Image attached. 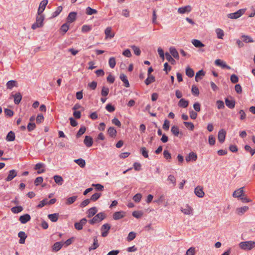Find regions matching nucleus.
<instances>
[{"instance_id":"603ef678","label":"nucleus","mask_w":255,"mask_h":255,"mask_svg":"<svg viewBox=\"0 0 255 255\" xmlns=\"http://www.w3.org/2000/svg\"><path fill=\"white\" fill-rule=\"evenodd\" d=\"M101 196V193H96L92 195L90 200L91 201H96L100 198V197Z\"/></svg>"},{"instance_id":"4c0bfd02","label":"nucleus","mask_w":255,"mask_h":255,"mask_svg":"<svg viewBox=\"0 0 255 255\" xmlns=\"http://www.w3.org/2000/svg\"><path fill=\"white\" fill-rule=\"evenodd\" d=\"M77 199V196H73L68 198L66 199L65 204L67 205H69L73 203Z\"/></svg>"},{"instance_id":"6e6d98bb","label":"nucleus","mask_w":255,"mask_h":255,"mask_svg":"<svg viewBox=\"0 0 255 255\" xmlns=\"http://www.w3.org/2000/svg\"><path fill=\"white\" fill-rule=\"evenodd\" d=\"M136 237V233L133 232H131L128 234V237H127L128 241H131L135 239Z\"/></svg>"},{"instance_id":"79ce46f5","label":"nucleus","mask_w":255,"mask_h":255,"mask_svg":"<svg viewBox=\"0 0 255 255\" xmlns=\"http://www.w3.org/2000/svg\"><path fill=\"white\" fill-rule=\"evenodd\" d=\"M74 162L76 163L78 165H79L81 167L83 168L85 166V161L82 158H79L77 159L74 160Z\"/></svg>"},{"instance_id":"de8ad7c7","label":"nucleus","mask_w":255,"mask_h":255,"mask_svg":"<svg viewBox=\"0 0 255 255\" xmlns=\"http://www.w3.org/2000/svg\"><path fill=\"white\" fill-rule=\"evenodd\" d=\"M11 210L13 213H18L23 210V208L21 206H15L12 207Z\"/></svg>"},{"instance_id":"58836bf2","label":"nucleus","mask_w":255,"mask_h":255,"mask_svg":"<svg viewBox=\"0 0 255 255\" xmlns=\"http://www.w3.org/2000/svg\"><path fill=\"white\" fill-rule=\"evenodd\" d=\"M216 33L217 34V38L219 39H223V37L224 36V31L220 29L217 28L216 29Z\"/></svg>"},{"instance_id":"3c124183","label":"nucleus","mask_w":255,"mask_h":255,"mask_svg":"<svg viewBox=\"0 0 255 255\" xmlns=\"http://www.w3.org/2000/svg\"><path fill=\"white\" fill-rule=\"evenodd\" d=\"M116 62L115 58L113 57L110 58L109 60V64L111 68H114L115 67Z\"/></svg>"},{"instance_id":"aec40b11","label":"nucleus","mask_w":255,"mask_h":255,"mask_svg":"<svg viewBox=\"0 0 255 255\" xmlns=\"http://www.w3.org/2000/svg\"><path fill=\"white\" fill-rule=\"evenodd\" d=\"M181 211L184 214L190 215L192 213L193 209L188 205H186L184 208H181Z\"/></svg>"},{"instance_id":"473e14b6","label":"nucleus","mask_w":255,"mask_h":255,"mask_svg":"<svg viewBox=\"0 0 255 255\" xmlns=\"http://www.w3.org/2000/svg\"><path fill=\"white\" fill-rule=\"evenodd\" d=\"M53 179L55 182L59 185H61L63 182V179L62 177L60 175H54Z\"/></svg>"},{"instance_id":"a878e982","label":"nucleus","mask_w":255,"mask_h":255,"mask_svg":"<svg viewBox=\"0 0 255 255\" xmlns=\"http://www.w3.org/2000/svg\"><path fill=\"white\" fill-rule=\"evenodd\" d=\"M98 210L96 207H94L90 208L87 212V217L88 218H91L94 216L96 213L97 212Z\"/></svg>"},{"instance_id":"2eb2a0df","label":"nucleus","mask_w":255,"mask_h":255,"mask_svg":"<svg viewBox=\"0 0 255 255\" xmlns=\"http://www.w3.org/2000/svg\"><path fill=\"white\" fill-rule=\"evenodd\" d=\"M6 86L7 89L12 90L14 87H17L18 84L15 80H10L6 83Z\"/></svg>"},{"instance_id":"69168bd1","label":"nucleus","mask_w":255,"mask_h":255,"mask_svg":"<svg viewBox=\"0 0 255 255\" xmlns=\"http://www.w3.org/2000/svg\"><path fill=\"white\" fill-rule=\"evenodd\" d=\"M231 81L233 83H237L239 81V78L238 77L235 75V74H233L231 76Z\"/></svg>"},{"instance_id":"c85d7f7f","label":"nucleus","mask_w":255,"mask_h":255,"mask_svg":"<svg viewBox=\"0 0 255 255\" xmlns=\"http://www.w3.org/2000/svg\"><path fill=\"white\" fill-rule=\"evenodd\" d=\"M63 244L61 242H56L52 246V251L57 252L62 247Z\"/></svg>"},{"instance_id":"052dcab7","label":"nucleus","mask_w":255,"mask_h":255,"mask_svg":"<svg viewBox=\"0 0 255 255\" xmlns=\"http://www.w3.org/2000/svg\"><path fill=\"white\" fill-rule=\"evenodd\" d=\"M163 155L164 158L169 161L171 159V155L167 150H164Z\"/></svg>"},{"instance_id":"412c9836","label":"nucleus","mask_w":255,"mask_h":255,"mask_svg":"<svg viewBox=\"0 0 255 255\" xmlns=\"http://www.w3.org/2000/svg\"><path fill=\"white\" fill-rule=\"evenodd\" d=\"M120 78L124 83L125 87L127 88L129 87V83L126 75L124 74H121L120 75Z\"/></svg>"},{"instance_id":"1a4fd4ad","label":"nucleus","mask_w":255,"mask_h":255,"mask_svg":"<svg viewBox=\"0 0 255 255\" xmlns=\"http://www.w3.org/2000/svg\"><path fill=\"white\" fill-rule=\"evenodd\" d=\"M244 189V187H241L235 190L233 193V196L234 198H240L245 194Z\"/></svg>"},{"instance_id":"8fccbe9b","label":"nucleus","mask_w":255,"mask_h":255,"mask_svg":"<svg viewBox=\"0 0 255 255\" xmlns=\"http://www.w3.org/2000/svg\"><path fill=\"white\" fill-rule=\"evenodd\" d=\"M184 126L189 129L193 130L194 128V126L192 123L184 122Z\"/></svg>"},{"instance_id":"f03ea898","label":"nucleus","mask_w":255,"mask_h":255,"mask_svg":"<svg viewBox=\"0 0 255 255\" xmlns=\"http://www.w3.org/2000/svg\"><path fill=\"white\" fill-rule=\"evenodd\" d=\"M239 247L243 250H251L255 247V242L250 241L241 242Z\"/></svg>"},{"instance_id":"5701e85b","label":"nucleus","mask_w":255,"mask_h":255,"mask_svg":"<svg viewBox=\"0 0 255 255\" xmlns=\"http://www.w3.org/2000/svg\"><path fill=\"white\" fill-rule=\"evenodd\" d=\"M14 99V102L15 104H18L22 99V95L19 92L15 93L14 95H12Z\"/></svg>"},{"instance_id":"a18cd8bd","label":"nucleus","mask_w":255,"mask_h":255,"mask_svg":"<svg viewBox=\"0 0 255 255\" xmlns=\"http://www.w3.org/2000/svg\"><path fill=\"white\" fill-rule=\"evenodd\" d=\"M188 101L185 100L184 99H181L178 103V105L180 107L186 108L188 106Z\"/></svg>"},{"instance_id":"774afa93","label":"nucleus","mask_w":255,"mask_h":255,"mask_svg":"<svg viewBox=\"0 0 255 255\" xmlns=\"http://www.w3.org/2000/svg\"><path fill=\"white\" fill-rule=\"evenodd\" d=\"M90 199H85L81 203V204L80 205V207L81 208L85 207L87 205H88L90 203Z\"/></svg>"},{"instance_id":"f3484780","label":"nucleus","mask_w":255,"mask_h":255,"mask_svg":"<svg viewBox=\"0 0 255 255\" xmlns=\"http://www.w3.org/2000/svg\"><path fill=\"white\" fill-rule=\"evenodd\" d=\"M185 159L187 162L190 161H195L197 159V155L196 153L191 152L189 154L188 156L186 157Z\"/></svg>"},{"instance_id":"6e6552de","label":"nucleus","mask_w":255,"mask_h":255,"mask_svg":"<svg viewBox=\"0 0 255 255\" xmlns=\"http://www.w3.org/2000/svg\"><path fill=\"white\" fill-rule=\"evenodd\" d=\"M126 216V212L123 211L116 212L113 214V217L115 220H118L123 218Z\"/></svg>"},{"instance_id":"393cba45","label":"nucleus","mask_w":255,"mask_h":255,"mask_svg":"<svg viewBox=\"0 0 255 255\" xmlns=\"http://www.w3.org/2000/svg\"><path fill=\"white\" fill-rule=\"evenodd\" d=\"M18 236L19 238H20L19 243L21 244H24L25 242V240L27 237L25 233L24 232L20 231L18 233Z\"/></svg>"},{"instance_id":"c9c22d12","label":"nucleus","mask_w":255,"mask_h":255,"mask_svg":"<svg viewBox=\"0 0 255 255\" xmlns=\"http://www.w3.org/2000/svg\"><path fill=\"white\" fill-rule=\"evenodd\" d=\"M171 131L172 133L176 136H178L180 134L181 135H182V133L179 132V129L177 126H174L171 128Z\"/></svg>"},{"instance_id":"338daca9","label":"nucleus","mask_w":255,"mask_h":255,"mask_svg":"<svg viewBox=\"0 0 255 255\" xmlns=\"http://www.w3.org/2000/svg\"><path fill=\"white\" fill-rule=\"evenodd\" d=\"M141 197L142 196L141 194L137 193L133 196V200L135 202H139L141 200Z\"/></svg>"},{"instance_id":"f8f14e48","label":"nucleus","mask_w":255,"mask_h":255,"mask_svg":"<svg viewBox=\"0 0 255 255\" xmlns=\"http://www.w3.org/2000/svg\"><path fill=\"white\" fill-rule=\"evenodd\" d=\"M226 132L224 129L219 130L218 135V138L221 143H223L225 141Z\"/></svg>"},{"instance_id":"423d86ee","label":"nucleus","mask_w":255,"mask_h":255,"mask_svg":"<svg viewBox=\"0 0 255 255\" xmlns=\"http://www.w3.org/2000/svg\"><path fill=\"white\" fill-rule=\"evenodd\" d=\"M17 171L14 169L9 170L7 177L5 179V181L9 182L11 181L17 176Z\"/></svg>"},{"instance_id":"e433bc0d","label":"nucleus","mask_w":255,"mask_h":255,"mask_svg":"<svg viewBox=\"0 0 255 255\" xmlns=\"http://www.w3.org/2000/svg\"><path fill=\"white\" fill-rule=\"evenodd\" d=\"M155 81V78L152 75L148 76L144 82L146 85H149Z\"/></svg>"},{"instance_id":"7c9ffc66","label":"nucleus","mask_w":255,"mask_h":255,"mask_svg":"<svg viewBox=\"0 0 255 255\" xmlns=\"http://www.w3.org/2000/svg\"><path fill=\"white\" fill-rule=\"evenodd\" d=\"M205 72L203 70H199L196 74V81L198 82L200 80L202 79V77L205 75Z\"/></svg>"},{"instance_id":"0eeeda50","label":"nucleus","mask_w":255,"mask_h":255,"mask_svg":"<svg viewBox=\"0 0 255 255\" xmlns=\"http://www.w3.org/2000/svg\"><path fill=\"white\" fill-rule=\"evenodd\" d=\"M48 3V0H42L39 5V7L37 10V14H42V12L44 10L46 5Z\"/></svg>"},{"instance_id":"ea45409f","label":"nucleus","mask_w":255,"mask_h":255,"mask_svg":"<svg viewBox=\"0 0 255 255\" xmlns=\"http://www.w3.org/2000/svg\"><path fill=\"white\" fill-rule=\"evenodd\" d=\"M186 74L189 77L192 78L194 75V71L189 66H188L186 69Z\"/></svg>"},{"instance_id":"bb28decb","label":"nucleus","mask_w":255,"mask_h":255,"mask_svg":"<svg viewBox=\"0 0 255 255\" xmlns=\"http://www.w3.org/2000/svg\"><path fill=\"white\" fill-rule=\"evenodd\" d=\"M226 105L229 108L232 109L235 107V102L232 99L226 98L225 100Z\"/></svg>"},{"instance_id":"4d7b16f0","label":"nucleus","mask_w":255,"mask_h":255,"mask_svg":"<svg viewBox=\"0 0 255 255\" xmlns=\"http://www.w3.org/2000/svg\"><path fill=\"white\" fill-rule=\"evenodd\" d=\"M131 48L133 50L134 53L136 55L138 56L140 54L141 51H140V49L139 48V47H138L135 45H132V46H131Z\"/></svg>"},{"instance_id":"2f4dec72","label":"nucleus","mask_w":255,"mask_h":255,"mask_svg":"<svg viewBox=\"0 0 255 255\" xmlns=\"http://www.w3.org/2000/svg\"><path fill=\"white\" fill-rule=\"evenodd\" d=\"M108 133L111 137H115L117 134V130L114 127H110L108 129Z\"/></svg>"},{"instance_id":"37998d69","label":"nucleus","mask_w":255,"mask_h":255,"mask_svg":"<svg viewBox=\"0 0 255 255\" xmlns=\"http://www.w3.org/2000/svg\"><path fill=\"white\" fill-rule=\"evenodd\" d=\"M165 58L166 60L170 62L172 64H174L175 63V60L172 57V55H170L168 52H166L165 54Z\"/></svg>"},{"instance_id":"20e7f679","label":"nucleus","mask_w":255,"mask_h":255,"mask_svg":"<svg viewBox=\"0 0 255 255\" xmlns=\"http://www.w3.org/2000/svg\"><path fill=\"white\" fill-rule=\"evenodd\" d=\"M245 12L244 9H240L234 13H231L228 14V17L231 19H237L241 17Z\"/></svg>"},{"instance_id":"c756f323","label":"nucleus","mask_w":255,"mask_h":255,"mask_svg":"<svg viewBox=\"0 0 255 255\" xmlns=\"http://www.w3.org/2000/svg\"><path fill=\"white\" fill-rule=\"evenodd\" d=\"M249 210V207L248 206H243L242 207H240L237 209L236 211L238 215H241L244 214L246 212H247Z\"/></svg>"},{"instance_id":"13d9d810","label":"nucleus","mask_w":255,"mask_h":255,"mask_svg":"<svg viewBox=\"0 0 255 255\" xmlns=\"http://www.w3.org/2000/svg\"><path fill=\"white\" fill-rule=\"evenodd\" d=\"M85 131H86V128L85 127H81L76 134L77 137H79L80 136H81L84 133Z\"/></svg>"},{"instance_id":"9b49d317","label":"nucleus","mask_w":255,"mask_h":255,"mask_svg":"<svg viewBox=\"0 0 255 255\" xmlns=\"http://www.w3.org/2000/svg\"><path fill=\"white\" fill-rule=\"evenodd\" d=\"M215 64H216V65L220 66L222 68H226L228 69H231L230 66L227 65L226 62H225L224 61H223V60H222L220 59H216L215 61Z\"/></svg>"},{"instance_id":"72a5a7b5","label":"nucleus","mask_w":255,"mask_h":255,"mask_svg":"<svg viewBox=\"0 0 255 255\" xmlns=\"http://www.w3.org/2000/svg\"><path fill=\"white\" fill-rule=\"evenodd\" d=\"M192 43L193 45L197 48L203 47L205 45L200 40L197 39H193L192 41Z\"/></svg>"},{"instance_id":"bf43d9fd","label":"nucleus","mask_w":255,"mask_h":255,"mask_svg":"<svg viewBox=\"0 0 255 255\" xmlns=\"http://www.w3.org/2000/svg\"><path fill=\"white\" fill-rule=\"evenodd\" d=\"M195 248L194 247L190 248L186 252V255H195Z\"/></svg>"},{"instance_id":"c03bdc74","label":"nucleus","mask_w":255,"mask_h":255,"mask_svg":"<svg viewBox=\"0 0 255 255\" xmlns=\"http://www.w3.org/2000/svg\"><path fill=\"white\" fill-rule=\"evenodd\" d=\"M86 13L87 15H92L94 14H96L97 13V10L95 9H93L90 7H87L86 9Z\"/></svg>"},{"instance_id":"5fc2aeb1","label":"nucleus","mask_w":255,"mask_h":255,"mask_svg":"<svg viewBox=\"0 0 255 255\" xmlns=\"http://www.w3.org/2000/svg\"><path fill=\"white\" fill-rule=\"evenodd\" d=\"M109 92V89L108 87H103L101 91V95L102 96H107Z\"/></svg>"},{"instance_id":"a211bd4d","label":"nucleus","mask_w":255,"mask_h":255,"mask_svg":"<svg viewBox=\"0 0 255 255\" xmlns=\"http://www.w3.org/2000/svg\"><path fill=\"white\" fill-rule=\"evenodd\" d=\"M84 143L87 147H91L93 143L92 138L90 136L86 135L85 137V139L84 140Z\"/></svg>"},{"instance_id":"9d476101","label":"nucleus","mask_w":255,"mask_h":255,"mask_svg":"<svg viewBox=\"0 0 255 255\" xmlns=\"http://www.w3.org/2000/svg\"><path fill=\"white\" fill-rule=\"evenodd\" d=\"M86 218L82 219L79 222H76L74 224V227L77 230H81L83 228V225H85L87 222Z\"/></svg>"},{"instance_id":"680f3d73","label":"nucleus","mask_w":255,"mask_h":255,"mask_svg":"<svg viewBox=\"0 0 255 255\" xmlns=\"http://www.w3.org/2000/svg\"><path fill=\"white\" fill-rule=\"evenodd\" d=\"M44 121V117L42 114H39L36 118V122L37 124H40Z\"/></svg>"},{"instance_id":"0e129e2a","label":"nucleus","mask_w":255,"mask_h":255,"mask_svg":"<svg viewBox=\"0 0 255 255\" xmlns=\"http://www.w3.org/2000/svg\"><path fill=\"white\" fill-rule=\"evenodd\" d=\"M140 151L141 152L142 155L145 157H148V151L146 150V148L144 147H142L140 149Z\"/></svg>"},{"instance_id":"ddd939ff","label":"nucleus","mask_w":255,"mask_h":255,"mask_svg":"<svg viewBox=\"0 0 255 255\" xmlns=\"http://www.w3.org/2000/svg\"><path fill=\"white\" fill-rule=\"evenodd\" d=\"M194 193L196 195L200 198H202L204 196V192L203 188L200 186H197L194 190Z\"/></svg>"},{"instance_id":"b1692460","label":"nucleus","mask_w":255,"mask_h":255,"mask_svg":"<svg viewBox=\"0 0 255 255\" xmlns=\"http://www.w3.org/2000/svg\"><path fill=\"white\" fill-rule=\"evenodd\" d=\"M169 51L171 55H172L175 58L179 59V56L178 52L175 47H171L169 48Z\"/></svg>"},{"instance_id":"e2e57ef3","label":"nucleus","mask_w":255,"mask_h":255,"mask_svg":"<svg viewBox=\"0 0 255 255\" xmlns=\"http://www.w3.org/2000/svg\"><path fill=\"white\" fill-rule=\"evenodd\" d=\"M47 204H48L47 199H44L40 202L39 204L37 206V207L38 208H41Z\"/></svg>"},{"instance_id":"dca6fc26","label":"nucleus","mask_w":255,"mask_h":255,"mask_svg":"<svg viewBox=\"0 0 255 255\" xmlns=\"http://www.w3.org/2000/svg\"><path fill=\"white\" fill-rule=\"evenodd\" d=\"M106 38H112L114 37L115 33L112 31L111 27H108L105 30Z\"/></svg>"},{"instance_id":"a19ab883","label":"nucleus","mask_w":255,"mask_h":255,"mask_svg":"<svg viewBox=\"0 0 255 255\" xmlns=\"http://www.w3.org/2000/svg\"><path fill=\"white\" fill-rule=\"evenodd\" d=\"M6 139L7 141H13L15 139L14 133L12 131H10V132H9L6 136Z\"/></svg>"},{"instance_id":"6ab92c4d","label":"nucleus","mask_w":255,"mask_h":255,"mask_svg":"<svg viewBox=\"0 0 255 255\" xmlns=\"http://www.w3.org/2000/svg\"><path fill=\"white\" fill-rule=\"evenodd\" d=\"M30 216L29 214H26L22 216H21L19 220L22 224H25L30 220Z\"/></svg>"},{"instance_id":"4be33fe9","label":"nucleus","mask_w":255,"mask_h":255,"mask_svg":"<svg viewBox=\"0 0 255 255\" xmlns=\"http://www.w3.org/2000/svg\"><path fill=\"white\" fill-rule=\"evenodd\" d=\"M76 15L77 13L75 12H70L67 17V22L69 23L73 22L76 19Z\"/></svg>"},{"instance_id":"cd10ccee","label":"nucleus","mask_w":255,"mask_h":255,"mask_svg":"<svg viewBox=\"0 0 255 255\" xmlns=\"http://www.w3.org/2000/svg\"><path fill=\"white\" fill-rule=\"evenodd\" d=\"M99 246V245L98 244V240L97 239V237H95L94 238V242L93 245L89 248V251H91L92 250H94L98 248Z\"/></svg>"},{"instance_id":"4468645a","label":"nucleus","mask_w":255,"mask_h":255,"mask_svg":"<svg viewBox=\"0 0 255 255\" xmlns=\"http://www.w3.org/2000/svg\"><path fill=\"white\" fill-rule=\"evenodd\" d=\"M192 8L190 5H186L183 7H179L178 9V12L181 14H184L186 12H189L191 11Z\"/></svg>"},{"instance_id":"09e8293b","label":"nucleus","mask_w":255,"mask_h":255,"mask_svg":"<svg viewBox=\"0 0 255 255\" xmlns=\"http://www.w3.org/2000/svg\"><path fill=\"white\" fill-rule=\"evenodd\" d=\"M242 37L243 38V41L246 43L254 42V40H253L252 38L249 36L244 35L242 36Z\"/></svg>"},{"instance_id":"f257e3e1","label":"nucleus","mask_w":255,"mask_h":255,"mask_svg":"<svg viewBox=\"0 0 255 255\" xmlns=\"http://www.w3.org/2000/svg\"><path fill=\"white\" fill-rule=\"evenodd\" d=\"M44 18L45 17L43 14H37L36 17V21L32 25L31 28L34 30L37 28L42 27Z\"/></svg>"},{"instance_id":"864d4df0","label":"nucleus","mask_w":255,"mask_h":255,"mask_svg":"<svg viewBox=\"0 0 255 255\" xmlns=\"http://www.w3.org/2000/svg\"><path fill=\"white\" fill-rule=\"evenodd\" d=\"M36 128L35 123L29 122L27 125V128L28 131H31L34 130Z\"/></svg>"},{"instance_id":"7ed1b4c3","label":"nucleus","mask_w":255,"mask_h":255,"mask_svg":"<svg viewBox=\"0 0 255 255\" xmlns=\"http://www.w3.org/2000/svg\"><path fill=\"white\" fill-rule=\"evenodd\" d=\"M106 217L105 214L103 212H100L95 215L91 220H89L90 224L93 225L97 223H99Z\"/></svg>"},{"instance_id":"f704fd0d","label":"nucleus","mask_w":255,"mask_h":255,"mask_svg":"<svg viewBox=\"0 0 255 255\" xmlns=\"http://www.w3.org/2000/svg\"><path fill=\"white\" fill-rule=\"evenodd\" d=\"M59 217V214L58 213H54L52 214H49L48 218L53 222H56Z\"/></svg>"},{"instance_id":"49530a36","label":"nucleus","mask_w":255,"mask_h":255,"mask_svg":"<svg viewBox=\"0 0 255 255\" xmlns=\"http://www.w3.org/2000/svg\"><path fill=\"white\" fill-rule=\"evenodd\" d=\"M167 181L170 183H171L173 185V186H175L176 185V178L173 175H169L167 178Z\"/></svg>"},{"instance_id":"39448f33","label":"nucleus","mask_w":255,"mask_h":255,"mask_svg":"<svg viewBox=\"0 0 255 255\" xmlns=\"http://www.w3.org/2000/svg\"><path fill=\"white\" fill-rule=\"evenodd\" d=\"M111 228L110 224L107 223L104 224L101 228L102 234L101 235L103 237H106L108 236L109 231Z\"/></svg>"}]
</instances>
